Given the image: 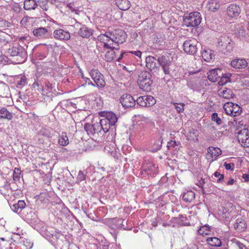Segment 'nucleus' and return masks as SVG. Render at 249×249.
Masks as SVG:
<instances>
[{
	"instance_id": "1",
	"label": "nucleus",
	"mask_w": 249,
	"mask_h": 249,
	"mask_svg": "<svg viewBox=\"0 0 249 249\" xmlns=\"http://www.w3.org/2000/svg\"><path fill=\"white\" fill-rule=\"evenodd\" d=\"M145 61L146 66L149 71H155L159 69V65H160L165 74L171 75L173 64L168 55L164 54L159 56L157 59L154 57L149 55L146 57Z\"/></svg>"
},
{
	"instance_id": "2",
	"label": "nucleus",
	"mask_w": 249,
	"mask_h": 249,
	"mask_svg": "<svg viewBox=\"0 0 249 249\" xmlns=\"http://www.w3.org/2000/svg\"><path fill=\"white\" fill-rule=\"evenodd\" d=\"M6 53L12 57L11 62L14 64L23 63L27 59V54L24 50L19 45L10 46L7 49Z\"/></svg>"
},
{
	"instance_id": "3",
	"label": "nucleus",
	"mask_w": 249,
	"mask_h": 249,
	"mask_svg": "<svg viewBox=\"0 0 249 249\" xmlns=\"http://www.w3.org/2000/svg\"><path fill=\"white\" fill-rule=\"evenodd\" d=\"M137 83L140 88L144 91H150L153 83L151 73L147 71H142L139 75Z\"/></svg>"
},
{
	"instance_id": "4",
	"label": "nucleus",
	"mask_w": 249,
	"mask_h": 249,
	"mask_svg": "<svg viewBox=\"0 0 249 249\" xmlns=\"http://www.w3.org/2000/svg\"><path fill=\"white\" fill-rule=\"evenodd\" d=\"M99 114L103 117L100 120L104 126V130L107 132L111 126H113L115 125L118 121V118L116 114L111 111H102L100 112Z\"/></svg>"
},
{
	"instance_id": "5",
	"label": "nucleus",
	"mask_w": 249,
	"mask_h": 249,
	"mask_svg": "<svg viewBox=\"0 0 249 249\" xmlns=\"http://www.w3.org/2000/svg\"><path fill=\"white\" fill-rule=\"evenodd\" d=\"M92 124H85L84 129L89 136H94L95 135L104 134L107 132L104 130V126L100 120L99 122L93 121Z\"/></svg>"
},
{
	"instance_id": "6",
	"label": "nucleus",
	"mask_w": 249,
	"mask_h": 249,
	"mask_svg": "<svg viewBox=\"0 0 249 249\" xmlns=\"http://www.w3.org/2000/svg\"><path fill=\"white\" fill-rule=\"evenodd\" d=\"M64 238L62 233L55 231L51 234L50 242L56 249H67V242L64 240Z\"/></svg>"
},
{
	"instance_id": "7",
	"label": "nucleus",
	"mask_w": 249,
	"mask_h": 249,
	"mask_svg": "<svg viewBox=\"0 0 249 249\" xmlns=\"http://www.w3.org/2000/svg\"><path fill=\"white\" fill-rule=\"evenodd\" d=\"M201 19L200 14L194 12L184 16L183 23L187 27H196L200 23Z\"/></svg>"
},
{
	"instance_id": "8",
	"label": "nucleus",
	"mask_w": 249,
	"mask_h": 249,
	"mask_svg": "<svg viewBox=\"0 0 249 249\" xmlns=\"http://www.w3.org/2000/svg\"><path fill=\"white\" fill-rule=\"evenodd\" d=\"M107 34L110 35L109 38L111 41L115 42V45H117V46L124 43L126 38L125 33L122 29L115 30Z\"/></svg>"
},
{
	"instance_id": "9",
	"label": "nucleus",
	"mask_w": 249,
	"mask_h": 249,
	"mask_svg": "<svg viewBox=\"0 0 249 249\" xmlns=\"http://www.w3.org/2000/svg\"><path fill=\"white\" fill-rule=\"evenodd\" d=\"M89 75L93 80L95 86L101 88L105 87L106 82L104 77L98 70H91L89 72Z\"/></svg>"
},
{
	"instance_id": "10",
	"label": "nucleus",
	"mask_w": 249,
	"mask_h": 249,
	"mask_svg": "<svg viewBox=\"0 0 249 249\" xmlns=\"http://www.w3.org/2000/svg\"><path fill=\"white\" fill-rule=\"evenodd\" d=\"M158 167L156 165L151 162H145L142 167V174L143 177H153L158 173Z\"/></svg>"
},
{
	"instance_id": "11",
	"label": "nucleus",
	"mask_w": 249,
	"mask_h": 249,
	"mask_svg": "<svg viewBox=\"0 0 249 249\" xmlns=\"http://www.w3.org/2000/svg\"><path fill=\"white\" fill-rule=\"evenodd\" d=\"M33 34L39 39H48L52 36V34L48 28L43 27L34 28L33 30Z\"/></svg>"
},
{
	"instance_id": "12",
	"label": "nucleus",
	"mask_w": 249,
	"mask_h": 249,
	"mask_svg": "<svg viewBox=\"0 0 249 249\" xmlns=\"http://www.w3.org/2000/svg\"><path fill=\"white\" fill-rule=\"evenodd\" d=\"M136 102L139 106L149 107L156 103V100L151 95H146L139 97L136 100Z\"/></svg>"
},
{
	"instance_id": "13",
	"label": "nucleus",
	"mask_w": 249,
	"mask_h": 249,
	"mask_svg": "<svg viewBox=\"0 0 249 249\" xmlns=\"http://www.w3.org/2000/svg\"><path fill=\"white\" fill-rule=\"evenodd\" d=\"M197 43L196 40H186L183 44V50L185 53L194 55L197 51Z\"/></svg>"
},
{
	"instance_id": "14",
	"label": "nucleus",
	"mask_w": 249,
	"mask_h": 249,
	"mask_svg": "<svg viewBox=\"0 0 249 249\" xmlns=\"http://www.w3.org/2000/svg\"><path fill=\"white\" fill-rule=\"evenodd\" d=\"M22 216L24 220L32 227L36 226L38 221L37 216L35 213L30 209L28 212H26V213L23 212Z\"/></svg>"
},
{
	"instance_id": "15",
	"label": "nucleus",
	"mask_w": 249,
	"mask_h": 249,
	"mask_svg": "<svg viewBox=\"0 0 249 249\" xmlns=\"http://www.w3.org/2000/svg\"><path fill=\"white\" fill-rule=\"evenodd\" d=\"M231 43V39L228 36L224 35L218 39V46L222 50L225 49L230 51L232 49Z\"/></svg>"
},
{
	"instance_id": "16",
	"label": "nucleus",
	"mask_w": 249,
	"mask_h": 249,
	"mask_svg": "<svg viewBox=\"0 0 249 249\" xmlns=\"http://www.w3.org/2000/svg\"><path fill=\"white\" fill-rule=\"evenodd\" d=\"M136 100L129 94H124L122 96L120 102L125 108L131 107L135 105Z\"/></svg>"
},
{
	"instance_id": "17",
	"label": "nucleus",
	"mask_w": 249,
	"mask_h": 249,
	"mask_svg": "<svg viewBox=\"0 0 249 249\" xmlns=\"http://www.w3.org/2000/svg\"><path fill=\"white\" fill-rule=\"evenodd\" d=\"M53 37L60 40H68L71 38L70 33L62 29H59L54 31Z\"/></svg>"
},
{
	"instance_id": "18",
	"label": "nucleus",
	"mask_w": 249,
	"mask_h": 249,
	"mask_svg": "<svg viewBox=\"0 0 249 249\" xmlns=\"http://www.w3.org/2000/svg\"><path fill=\"white\" fill-rule=\"evenodd\" d=\"M227 14L230 17H237L241 12L240 7L235 4H231L227 8Z\"/></svg>"
},
{
	"instance_id": "19",
	"label": "nucleus",
	"mask_w": 249,
	"mask_h": 249,
	"mask_svg": "<svg viewBox=\"0 0 249 249\" xmlns=\"http://www.w3.org/2000/svg\"><path fill=\"white\" fill-rule=\"evenodd\" d=\"M208 79L213 82L217 81L220 78V75H223L221 73V70L220 69H215L210 70L207 73Z\"/></svg>"
},
{
	"instance_id": "20",
	"label": "nucleus",
	"mask_w": 249,
	"mask_h": 249,
	"mask_svg": "<svg viewBox=\"0 0 249 249\" xmlns=\"http://www.w3.org/2000/svg\"><path fill=\"white\" fill-rule=\"evenodd\" d=\"M231 65L235 69H244L247 66L248 62L245 59L236 58L231 61Z\"/></svg>"
},
{
	"instance_id": "21",
	"label": "nucleus",
	"mask_w": 249,
	"mask_h": 249,
	"mask_svg": "<svg viewBox=\"0 0 249 249\" xmlns=\"http://www.w3.org/2000/svg\"><path fill=\"white\" fill-rule=\"evenodd\" d=\"M218 95L224 98L230 99L233 98L235 95L232 91L226 88H220L218 90Z\"/></svg>"
},
{
	"instance_id": "22",
	"label": "nucleus",
	"mask_w": 249,
	"mask_h": 249,
	"mask_svg": "<svg viewBox=\"0 0 249 249\" xmlns=\"http://www.w3.org/2000/svg\"><path fill=\"white\" fill-rule=\"evenodd\" d=\"M78 34L82 37L88 38L92 35V30L83 25L80 28Z\"/></svg>"
},
{
	"instance_id": "23",
	"label": "nucleus",
	"mask_w": 249,
	"mask_h": 249,
	"mask_svg": "<svg viewBox=\"0 0 249 249\" xmlns=\"http://www.w3.org/2000/svg\"><path fill=\"white\" fill-rule=\"evenodd\" d=\"M38 6L36 0H25L23 8L25 10H35Z\"/></svg>"
},
{
	"instance_id": "24",
	"label": "nucleus",
	"mask_w": 249,
	"mask_h": 249,
	"mask_svg": "<svg viewBox=\"0 0 249 249\" xmlns=\"http://www.w3.org/2000/svg\"><path fill=\"white\" fill-rule=\"evenodd\" d=\"M26 203L24 200H18V203L13 204L11 207V210L16 213H19L25 208Z\"/></svg>"
},
{
	"instance_id": "25",
	"label": "nucleus",
	"mask_w": 249,
	"mask_h": 249,
	"mask_svg": "<svg viewBox=\"0 0 249 249\" xmlns=\"http://www.w3.org/2000/svg\"><path fill=\"white\" fill-rule=\"evenodd\" d=\"M11 189L10 184L4 178L0 181V192L1 194L6 195L9 190Z\"/></svg>"
},
{
	"instance_id": "26",
	"label": "nucleus",
	"mask_w": 249,
	"mask_h": 249,
	"mask_svg": "<svg viewBox=\"0 0 249 249\" xmlns=\"http://www.w3.org/2000/svg\"><path fill=\"white\" fill-rule=\"evenodd\" d=\"M13 118V115L5 107L0 109V120L6 119L11 120Z\"/></svg>"
},
{
	"instance_id": "27",
	"label": "nucleus",
	"mask_w": 249,
	"mask_h": 249,
	"mask_svg": "<svg viewBox=\"0 0 249 249\" xmlns=\"http://www.w3.org/2000/svg\"><path fill=\"white\" fill-rule=\"evenodd\" d=\"M213 51L209 48L204 49L202 52V57L204 61L210 62L213 58Z\"/></svg>"
},
{
	"instance_id": "28",
	"label": "nucleus",
	"mask_w": 249,
	"mask_h": 249,
	"mask_svg": "<svg viewBox=\"0 0 249 249\" xmlns=\"http://www.w3.org/2000/svg\"><path fill=\"white\" fill-rule=\"evenodd\" d=\"M116 3L118 8L123 11L128 10L131 6L128 0H116Z\"/></svg>"
},
{
	"instance_id": "29",
	"label": "nucleus",
	"mask_w": 249,
	"mask_h": 249,
	"mask_svg": "<svg viewBox=\"0 0 249 249\" xmlns=\"http://www.w3.org/2000/svg\"><path fill=\"white\" fill-rule=\"evenodd\" d=\"M247 227L246 223L242 219H237L234 224V228L238 232H242L245 230Z\"/></svg>"
},
{
	"instance_id": "30",
	"label": "nucleus",
	"mask_w": 249,
	"mask_h": 249,
	"mask_svg": "<svg viewBox=\"0 0 249 249\" xmlns=\"http://www.w3.org/2000/svg\"><path fill=\"white\" fill-rule=\"evenodd\" d=\"M186 136L188 140L192 142H196L197 140L198 132L196 130L191 128L189 129Z\"/></svg>"
},
{
	"instance_id": "31",
	"label": "nucleus",
	"mask_w": 249,
	"mask_h": 249,
	"mask_svg": "<svg viewBox=\"0 0 249 249\" xmlns=\"http://www.w3.org/2000/svg\"><path fill=\"white\" fill-rule=\"evenodd\" d=\"M195 198V193L192 191H187L183 193L182 199L186 202H191Z\"/></svg>"
},
{
	"instance_id": "32",
	"label": "nucleus",
	"mask_w": 249,
	"mask_h": 249,
	"mask_svg": "<svg viewBox=\"0 0 249 249\" xmlns=\"http://www.w3.org/2000/svg\"><path fill=\"white\" fill-rule=\"evenodd\" d=\"M208 153L211 155L212 158H216L221 154L222 151L218 147L211 146L208 148Z\"/></svg>"
},
{
	"instance_id": "33",
	"label": "nucleus",
	"mask_w": 249,
	"mask_h": 249,
	"mask_svg": "<svg viewBox=\"0 0 249 249\" xmlns=\"http://www.w3.org/2000/svg\"><path fill=\"white\" fill-rule=\"evenodd\" d=\"M58 143L62 146H66L69 144V139L65 132H62L58 137Z\"/></svg>"
},
{
	"instance_id": "34",
	"label": "nucleus",
	"mask_w": 249,
	"mask_h": 249,
	"mask_svg": "<svg viewBox=\"0 0 249 249\" xmlns=\"http://www.w3.org/2000/svg\"><path fill=\"white\" fill-rule=\"evenodd\" d=\"M207 243L212 246L220 247L222 244L221 240L217 237H209L207 239Z\"/></svg>"
},
{
	"instance_id": "35",
	"label": "nucleus",
	"mask_w": 249,
	"mask_h": 249,
	"mask_svg": "<svg viewBox=\"0 0 249 249\" xmlns=\"http://www.w3.org/2000/svg\"><path fill=\"white\" fill-rule=\"evenodd\" d=\"M234 105L232 102H227L224 104L223 108L226 114L232 116Z\"/></svg>"
},
{
	"instance_id": "36",
	"label": "nucleus",
	"mask_w": 249,
	"mask_h": 249,
	"mask_svg": "<svg viewBox=\"0 0 249 249\" xmlns=\"http://www.w3.org/2000/svg\"><path fill=\"white\" fill-rule=\"evenodd\" d=\"M238 141L240 142H241L244 147H249V137L248 135L246 134L245 136L240 134L238 136Z\"/></svg>"
},
{
	"instance_id": "37",
	"label": "nucleus",
	"mask_w": 249,
	"mask_h": 249,
	"mask_svg": "<svg viewBox=\"0 0 249 249\" xmlns=\"http://www.w3.org/2000/svg\"><path fill=\"white\" fill-rule=\"evenodd\" d=\"M230 73H225L220 78V81H218V85L223 86L229 82H230Z\"/></svg>"
},
{
	"instance_id": "38",
	"label": "nucleus",
	"mask_w": 249,
	"mask_h": 249,
	"mask_svg": "<svg viewBox=\"0 0 249 249\" xmlns=\"http://www.w3.org/2000/svg\"><path fill=\"white\" fill-rule=\"evenodd\" d=\"M116 53L114 51V50L111 49L110 51H108L107 52L105 55V60L107 62H111L112 61L114 58L115 57Z\"/></svg>"
},
{
	"instance_id": "39",
	"label": "nucleus",
	"mask_w": 249,
	"mask_h": 249,
	"mask_svg": "<svg viewBox=\"0 0 249 249\" xmlns=\"http://www.w3.org/2000/svg\"><path fill=\"white\" fill-rule=\"evenodd\" d=\"M110 33V32H106L104 34H101L98 36V40L100 42H106L107 41H110L111 39L109 38V36L107 33Z\"/></svg>"
},
{
	"instance_id": "40",
	"label": "nucleus",
	"mask_w": 249,
	"mask_h": 249,
	"mask_svg": "<svg viewBox=\"0 0 249 249\" xmlns=\"http://www.w3.org/2000/svg\"><path fill=\"white\" fill-rule=\"evenodd\" d=\"M52 129L51 128H42L40 131L39 133L45 137H51L52 136Z\"/></svg>"
},
{
	"instance_id": "41",
	"label": "nucleus",
	"mask_w": 249,
	"mask_h": 249,
	"mask_svg": "<svg viewBox=\"0 0 249 249\" xmlns=\"http://www.w3.org/2000/svg\"><path fill=\"white\" fill-rule=\"evenodd\" d=\"M118 47L117 45H115V42H112L111 40L104 42V45H103L104 48L112 50H118Z\"/></svg>"
},
{
	"instance_id": "42",
	"label": "nucleus",
	"mask_w": 249,
	"mask_h": 249,
	"mask_svg": "<svg viewBox=\"0 0 249 249\" xmlns=\"http://www.w3.org/2000/svg\"><path fill=\"white\" fill-rule=\"evenodd\" d=\"M210 231V228L206 225L201 227L198 230V233L202 235H208Z\"/></svg>"
},
{
	"instance_id": "43",
	"label": "nucleus",
	"mask_w": 249,
	"mask_h": 249,
	"mask_svg": "<svg viewBox=\"0 0 249 249\" xmlns=\"http://www.w3.org/2000/svg\"><path fill=\"white\" fill-rule=\"evenodd\" d=\"M230 214L226 211L223 212L222 215L221 216V219L223 221L225 224L228 225L230 223L231 221Z\"/></svg>"
},
{
	"instance_id": "44",
	"label": "nucleus",
	"mask_w": 249,
	"mask_h": 249,
	"mask_svg": "<svg viewBox=\"0 0 249 249\" xmlns=\"http://www.w3.org/2000/svg\"><path fill=\"white\" fill-rule=\"evenodd\" d=\"M212 120L213 121L216 122L217 125H221L223 123L221 119L218 117L217 113H213L212 115Z\"/></svg>"
},
{
	"instance_id": "45",
	"label": "nucleus",
	"mask_w": 249,
	"mask_h": 249,
	"mask_svg": "<svg viewBox=\"0 0 249 249\" xmlns=\"http://www.w3.org/2000/svg\"><path fill=\"white\" fill-rule=\"evenodd\" d=\"M242 112V108L237 104H234L233 108V114L232 116H238Z\"/></svg>"
},
{
	"instance_id": "46",
	"label": "nucleus",
	"mask_w": 249,
	"mask_h": 249,
	"mask_svg": "<svg viewBox=\"0 0 249 249\" xmlns=\"http://www.w3.org/2000/svg\"><path fill=\"white\" fill-rule=\"evenodd\" d=\"M173 105L174 106V107L176 109L178 113H180L183 111L184 110V107L185 106V104L182 103H174Z\"/></svg>"
},
{
	"instance_id": "47",
	"label": "nucleus",
	"mask_w": 249,
	"mask_h": 249,
	"mask_svg": "<svg viewBox=\"0 0 249 249\" xmlns=\"http://www.w3.org/2000/svg\"><path fill=\"white\" fill-rule=\"evenodd\" d=\"M37 4L44 11H47L49 9V6L46 0H38Z\"/></svg>"
},
{
	"instance_id": "48",
	"label": "nucleus",
	"mask_w": 249,
	"mask_h": 249,
	"mask_svg": "<svg viewBox=\"0 0 249 249\" xmlns=\"http://www.w3.org/2000/svg\"><path fill=\"white\" fill-rule=\"evenodd\" d=\"M19 78V80L17 83L18 86L23 87L27 84V79L25 75H20Z\"/></svg>"
},
{
	"instance_id": "49",
	"label": "nucleus",
	"mask_w": 249,
	"mask_h": 249,
	"mask_svg": "<svg viewBox=\"0 0 249 249\" xmlns=\"http://www.w3.org/2000/svg\"><path fill=\"white\" fill-rule=\"evenodd\" d=\"M20 170L18 169H15L13 173V180L14 181H18L20 179Z\"/></svg>"
},
{
	"instance_id": "50",
	"label": "nucleus",
	"mask_w": 249,
	"mask_h": 249,
	"mask_svg": "<svg viewBox=\"0 0 249 249\" xmlns=\"http://www.w3.org/2000/svg\"><path fill=\"white\" fill-rule=\"evenodd\" d=\"M213 175L215 177L218 178L217 180V182L219 183L221 182L224 178V175L223 174H221L217 171L213 174Z\"/></svg>"
},
{
	"instance_id": "51",
	"label": "nucleus",
	"mask_w": 249,
	"mask_h": 249,
	"mask_svg": "<svg viewBox=\"0 0 249 249\" xmlns=\"http://www.w3.org/2000/svg\"><path fill=\"white\" fill-rule=\"evenodd\" d=\"M86 178V175L83 173L82 171H79L77 177V181L81 182L83 181Z\"/></svg>"
},
{
	"instance_id": "52",
	"label": "nucleus",
	"mask_w": 249,
	"mask_h": 249,
	"mask_svg": "<svg viewBox=\"0 0 249 249\" xmlns=\"http://www.w3.org/2000/svg\"><path fill=\"white\" fill-rule=\"evenodd\" d=\"M224 166L225 168L228 170H233L234 168V164L233 163H227L225 162L224 163Z\"/></svg>"
},
{
	"instance_id": "53",
	"label": "nucleus",
	"mask_w": 249,
	"mask_h": 249,
	"mask_svg": "<svg viewBox=\"0 0 249 249\" xmlns=\"http://www.w3.org/2000/svg\"><path fill=\"white\" fill-rule=\"evenodd\" d=\"M160 217H156L154 219H153L151 222H152V225L154 227H156L158 226V223L160 222Z\"/></svg>"
},
{
	"instance_id": "54",
	"label": "nucleus",
	"mask_w": 249,
	"mask_h": 249,
	"mask_svg": "<svg viewBox=\"0 0 249 249\" xmlns=\"http://www.w3.org/2000/svg\"><path fill=\"white\" fill-rule=\"evenodd\" d=\"M6 34L1 31H0V42H3L6 39Z\"/></svg>"
},
{
	"instance_id": "55",
	"label": "nucleus",
	"mask_w": 249,
	"mask_h": 249,
	"mask_svg": "<svg viewBox=\"0 0 249 249\" xmlns=\"http://www.w3.org/2000/svg\"><path fill=\"white\" fill-rule=\"evenodd\" d=\"M32 88L38 90L41 89V88L39 87V83L38 81H35L34 82L32 85Z\"/></svg>"
},
{
	"instance_id": "56",
	"label": "nucleus",
	"mask_w": 249,
	"mask_h": 249,
	"mask_svg": "<svg viewBox=\"0 0 249 249\" xmlns=\"http://www.w3.org/2000/svg\"><path fill=\"white\" fill-rule=\"evenodd\" d=\"M83 78L85 81L86 84H88V85H92L94 87H95V85L91 82L89 78L84 77H83Z\"/></svg>"
},
{
	"instance_id": "57",
	"label": "nucleus",
	"mask_w": 249,
	"mask_h": 249,
	"mask_svg": "<svg viewBox=\"0 0 249 249\" xmlns=\"http://www.w3.org/2000/svg\"><path fill=\"white\" fill-rule=\"evenodd\" d=\"M130 54H134L136 56L141 57L142 55V52L140 51L128 52V55Z\"/></svg>"
},
{
	"instance_id": "58",
	"label": "nucleus",
	"mask_w": 249,
	"mask_h": 249,
	"mask_svg": "<svg viewBox=\"0 0 249 249\" xmlns=\"http://www.w3.org/2000/svg\"><path fill=\"white\" fill-rule=\"evenodd\" d=\"M128 52H124L121 54L120 57L117 59L118 61H120L121 59L126 56H128Z\"/></svg>"
},
{
	"instance_id": "59",
	"label": "nucleus",
	"mask_w": 249,
	"mask_h": 249,
	"mask_svg": "<svg viewBox=\"0 0 249 249\" xmlns=\"http://www.w3.org/2000/svg\"><path fill=\"white\" fill-rule=\"evenodd\" d=\"M208 3L210 5L209 8H211V6H212L214 4L216 5L217 4V2L216 0H209L208 1Z\"/></svg>"
},
{
	"instance_id": "60",
	"label": "nucleus",
	"mask_w": 249,
	"mask_h": 249,
	"mask_svg": "<svg viewBox=\"0 0 249 249\" xmlns=\"http://www.w3.org/2000/svg\"><path fill=\"white\" fill-rule=\"evenodd\" d=\"M236 244H237V245L238 246V247H239V248L240 249H244L245 248V245L243 243H242L239 241H237L236 243Z\"/></svg>"
},
{
	"instance_id": "61",
	"label": "nucleus",
	"mask_w": 249,
	"mask_h": 249,
	"mask_svg": "<svg viewBox=\"0 0 249 249\" xmlns=\"http://www.w3.org/2000/svg\"><path fill=\"white\" fill-rule=\"evenodd\" d=\"M242 178L244 179L245 181L248 182L249 181V175L248 174H243L242 176Z\"/></svg>"
},
{
	"instance_id": "62",
	"label": "nucleus",
	"mask_w": 249,
	"mask_h": 249,
	"mask_svg": "<svg viewBox=\"0 0 249 249\" xmlns=\"http://www.w3.org/2000/svg\"><path fill=\"white\" fill-rule=\"evenodd\" d=\"M234 182V180L232 178L229 181H228L227 184L228 185H233Z\"/></svg>"
},
{
	"instance_id": "63",
	"label": "nucleus",
	"mask_w": 249,
	"mask_h": 249,
	"mask_svg": "<svg viewBox=\"0 0 249 249\" xmlns=\"http://www.w3.org/2000/svg\"><path fill=\"white\" fill-rule=\"evenodd\" d=\"M205 183L204 180L203 178H201V179L199 181V185L198 186L202 187V185Z\"/></svg>"
},
{
	"instance_id": "64",
	"label": "nucleus",
	"mask_w": 249,
	"mask_h": 249,
	"mask_svg": "<svg viewBox=\"0 0 249 249\" xmlns=\"http://www.w3.org/2000/svg\"><path fill=\"white\" fill-rule=\"evenodd\" d=\"M170 144L172 145L173 146L178 145V142H176V141H171L170 142Z\"/></svg>"
}]
</instances>
